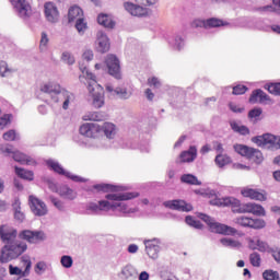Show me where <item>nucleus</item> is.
<instances>
[{
  "label": "nucleus",
  "instance_id": "nucleus-7",
  "mask_svg": "<svg viewBox=\"0 0 280 280\" xmlns=\"http://www.w3.org/2000/svg\"><path fill=\"white\" fill-rule=\"evenodd\" d=\"M19 238L28 244H39L46 240V234L42 230H22L19 232Z\"/></svg>",
  "mask_w": 280,
  "mask_h": 280
},
{
  "label": "nucleus",
  "instance_id": "nucleus-23",
  "mask_svg": "<svg viewBox=\"0 0 280 280\" xmlns=\"http://www.w3.org/2000/svg\"><path fill=\"white\" fill-rule=\"evenodd\" d=\"M248 102L252 104H257V103L264 104V103L270 102V96L266 92H264L261 89H257L252 92Z\"/></svg>",
  "mask_w": 280,
  "mask_h": 280
},
{
  "label": "nucleus",
  "instance_id": "nucleus-15",
  "mask_svg": "<svg viewBox=\"0 0 280 280\" xmlns=\"http://www.w3.org/2000/svg\"><path fill=\"white\" fill-rule=\"evenodd\" d=\"M164 207H166L171 210H176V211H182V212L192 211V206L183 199L167 200L164 202Z\"/></svg>",
  "mask_w": 280,
  "mask_h": 280
},
{
  "label": "nucleus",
  "instance_id": "nucleus-51",
  "mask_svg": "<svg viewBox=\"0 0 280 280\" xmlns=\"http://www.w3.org/2000/svg\"><path fill=\"white\" fill-rule=\"evenodd\" d=\"M86 22H84V18H81L79 20H77L75 22V28L79 33H84V31H86Z\"/></svg>",
  "mask_w": 280,
  "mask_h": 280
},
{
  "label": "nucleus",
  "instance_id": "nucleus-12",
  "mask_svg": "<svg viewBox=\"0 0 280 280\" xmlns=\"http://www.w3.org/2000/svg\"><path fill=\"white\" fill-rule=\"evenodd\" d=\"M19 235L16 228H12V225H1L0 226V240L5 245L11 242H14Z\"/></svg>",
  "mask_w": 280,
  "mask_h": 280
},
{
  "label": "nucleus",
  "instance_id": "nucleus-44",
  "mask_svg": "<svg viewBox=\"0 0 280 280\" xmlns=\"http://www.w3.org/2000/svg\"><path fill=\"white\" fill-rule=\"evenodd\" d=\"M102 118L100 113L92 112L83 116V121H102Z\"/></svg>",
  "mask_w": 280,
  "mask_h": 280
},
{
  "label": "nucleus",
  "instance_id": "nucleus-55",
  "mask_svg": "<svg viewBox=\"0 0 280 280\" xmlns=\"http://www.w3.org/2000/svg\"><path fill=\"white\" fill-rule=\"evenodd\" d=\"M61 265L66 268H71L73 266V259L70 256L61 257Z\"/></svg>",
  "mask_w": 280,
  "mask_h": 280
},
{
  "label": "nucleus",
  "instance_id": "nucleus-29",
  "mask_svg": "<svg viewBox=\"0 0 280 280\" xmlns=\"http://www.w3.org/2000/svg\"><path fill=\"white\" fill-rule=\"evenodd\" d=\"M13 161L16 162V163H20L22 165H31L33 164V159L20 151H15L13 152Z\"/></svg>",
  "mask_w": 280,
  "mask_h": 280
},
{
  "label": "nucleus",
  "instance_id": "nucleus-24",
  "mask_svg": "<svg viewBox=\"0 0 280 280\" xmlns=\"http://www.w3.org/2000/svg\"><path fill=\"white\" fill-rule=\"evenodd\" d=\"M93 189L101 192H121L126 190V187L112 184H96L93 185Z\"/></svg>",
  "mask_w": 280,
  "mask_h": 280
},
{
  "label": "nucleus",
  "instance_id": "nucleus-45",
  "mask_svg": "<svg viewBox=\"0 0 280 280\" xmlns=\"http://www.w3.org/2000/svg\"><path fill=\"white\" fill-rule=\"evenodd\" d=\"M186 224L198 230L203 228L201 221H197V219H194L191 215H186Z\"/></svg>",
  "mask_w": 280,
  "mask_h": 280
},
{
  "label": "nucleus",
  "instance_id": "nucleus-27",
  "mask_svg": "<svg viewBox=\"0 0 280 280\" xmlns=\"http://www.w3.org/2000/svg\"><path fill=\"white\" fill-rule=\"evenodd\" d=\"M84 18V11L79 5H72L68 11V21L69 23L80 21V19Z\"/></svg>",
  "mask_w": 280,
  "mask_h": 280
},
{
  "label": "nucleus",
  "instance_id": "nucleus-59",
  "mask_svg": "<svg viewBox=\"0 0 280 280\" xmlns=\"http://www.w3.org/2000/svg\"><path fill=\"white\" fill-rule=\"evenodd\" d=\"M191 26L207 28V20H194V22H191Z\"/></svg>",
  "mask_w": 280,
  "mask_h": 280
},
{
  "label": "nucleus",
  "instance_id": "nucleus-57",
  "mask_svg": "<svg viewBox=\"0 0 280 280\" xmlns=\"http://www.w3.org/2000/svg\"><path fill=\"white\" fill-rule=\"evenodd\" d=\"M232 170L234 171H250V167L242 163H233Z\"/></svg>",
  "mask_w": 280,
  "mask_h": 280
},
{
  "label": "nucleus",
  "instance_id": "nucleus-4",
  "mask_svg": "<svg viewBox=\"0 0 280 280\" xmlns=\"http://www.w3.org/2000/svg\"><path fill=\"white\" fill-rule=\"evenodd\" d=\"M259 148H266L269 150H280V137L271 133H264L261 136H256L252 139Z\"/></svg>",
  "mask_w": 280,
  "mask_h": 280
},
{
  "label": "nucleus",
  "instance_id": "nucleus-56",
  "mask_svg": "<svg viewBox=\"0 0 280 280\" xmlns=\"http://www.w3.org/2000/svg\"><path fill=\"white\" fill-rule=\"evenodd\" d=\"M62 60L70 66L75 63V58H73V56H71L69 52L62 54Z\"/></svg>",
  "mask_w": 280,
  "mask_h": 280
},
{
  "label": "nucleus",
  "instance_id": "nucleus-31",
  "mask_svg": "<svg viewBox=\"0 0 280 280\" xmlns=\"http://www.w3.org/2000/svg\"><path fill=\"white\" fill-rule=\"evenodd\" d=\"M40 92L47 93V94H60L61 93V85L57 83H45L40 85Z\"/></svg>",
  "mask_w": 280,
  "mask_h": 280
},
{
  "label": "nucleus",
  "instance_id": "nucleus-22",
  "mask_svg": "<svg viewBox=\"0 0 280 280\" xmlns=\"http://www.w3.org/2000/svg\"><path fill=\"white\" fill-rule=\"evenodd\" d=\"M211 232L221 235H235L237 234V230L235 228H231V225H225L224 223H218L217 221L211 225Z\"/></svg>",
  "mask_w": 280,
  "mask_h": 280
},
{
  "label": "nucleus",
  "instance_id": "nucleus-54",
  "mask_svg": "<svg viewBox=\"0 0 280 280\" xmlns=\"http://www.w3.org/2000/svg\"><path fill=\"white\" fill-rule=\"evenodd\" d=\"M0 152H1V154H7V155L14 154L13 145H11V144L1 145Z\"/></svg>",
  "mask_w": 280,
  "mask_h": 280
},
{
  "label": "nucleus",
  "instance_id": "nucleus-47",
  "mask_svg": "<svg viewBox=\"0 0 280 280\" xmlns=\"http://www.w3.org/2000/svg\"><path fill=\"white\" fill-rule=\"evenodd\" d=\"M249 261L250 265L254 267H260L261 266V256L258 253H253L249 255Z\"/></svg>",
  "mask_w": 280,
  "mask_h": 280
},
{
  "label": "nucleus",
  "instance_id": "nucleus-30",
  "mask_svg": "<svg viewBox=\"0 0 280 280\" xmlns=\"http://www.w3.org/2000/svg\"><path fill=\"white\" fill-rule=\"evenodd\" d=\"M214 164L219 168H224L225 166L232 164V158L228 154H217L214 158Z\"/></svg>",
  "mask_w": 280,
  "mask_h": 280
},
{
  "label": "nucleus",
  "instance_id": "nucleus-37",
  "mask_svg": "<svg viewBox=\"0 0 280 280\" xmlns=\"http://www.w3.org/2000/svg\"><path fill=\"white\" fill-rule=\"evenodd\" d=\"M182 183L188 184L191 186H200L201 182L197 178V176L192 174H184L182 175Z\"/></svg>",
  "mask_w": 280,
  "mask_h": 280
},
{
  "label": "nucleus",
  "instance_id": "nucleus-63",
  "mask_svg": "<svg viewBox=\"0 0 280 280\" xmlns=\"http://www.w3.org/2000/svg\"><path fill=\"white\" fill-rule=\"evenodd\" d=\"M83 59L84 60H86V61H91L92 59H93V57H94V55H93V51L92 50H85L84 52H83Z\"/></svg>",
  "mask_w": 280,
  "mask_h": 280
},
{
  "label": "nucleus",
  "instance_id": "nucleus-36",
  "mask_svg": "<svg viewBox=\"0 0 280 280\" xmlns=\"http://www.w3.org/2000/svg\"><path fill=\"white\" fill-rule=\"evenodd\" d=\"M14 171L20 178L30 182L34 180V173L32 171H27L18 166L14 167Z\"/></svg>",
  "mask_w": 280,
  "mask_h": 280
},
{
  "label": "nucleus",
  "instance_id": "nucleus-40",
  "mask_svg": "<svg viewBox=\"0 0 280 280\" xmlns=\"http://www.w3.org/2000/svg\"><path fill=\"white\" fill-rule=\"evenodd\" d=\"M220 243L224 247H230V248H241L242 247V244L238 241H234L231 238H221Z\"/></svg>",
  "mask_w": 280,
  "mask_h": 280
},
{
  "label": "nucleus",
  "instance_id": "nucleus-52",
  "mask_svg": "<svg viewBox=\"0 0 280 280\" xmlns=\"http://www.w3.org/2000/svg\"><path fill=\"white\" fill-rule=\"evenodd\" d=\"M248 91L246 85H236L233 88L232 94L234 95H243Z\"/></svg>",
  "mask_w": 280,
  "mask_h": 280
},
{
  "label": "nucleus",
  "instance_id": "nucleus-35",
  "mask_svg": "<svg viewBox=\"0 0 280 280\" xmlns=\"http://www.w3.org/2000/svg\"><path fill=\"white\" fill-rule=\"evenodd\" d=\"M229 25L228 22H223V20H219V18H209L206 20V28H217Z\"/></svg>",
  "mask_w": 280,
  "mask_h": 280
},
{
  "label": "nucleus",
  "instance_id": "nucleus-25",
  "mask_svg": "<svg viewBox=\"0 0 280 280\" xmlns=\"http://www.w3.org/2000/svg\"><path fill=\"white\" fill-rule=\"evenodd\" d=\"M97 43H98L97 49L100 52L105 54L109 50L110 48L109 39L107 35L103 33V31H98L97 33Z\"/></svg>",
  "mask_w": 280,
  "mask_h": 280
},
{
  "label": "nucleus",
  "instance_id": "nucleus-8",
  "mask_svg": "<svg viewBox=\"0 0 280 280\" xmlns=\"http://www.w3.org/2000/svg\"><path fill=\"white\" fill-rule=\"evenodd\" d=\"M234 223L242 228H250L254 230L265 229L267 223L264 219H252L250 217L241 215L234 219Z\"/></svg>",
  "mask_w": 280,
  "mask_h": 280
},
{
  "label": "nucleus",
  "instance_id": "nucleus-58",
  "mask_svg": "<svg viewBox=\"0 0 280 280\" xmlns=\"http://www.w3.org/2000/svg\"><path fill=\"white\" fill-rule=\"evenodd\" d=\"M261 114H262V108H254L248 112V117L257 118V117L261 116Z\"/></svg>",
  "mask_w": 280,
  "mask_h": 280
},
{
  "label": "nucleus",
  "instance_id": "nucleus-49",
  "mask_svg": "<svg viewBox=\"0 0 280 280\" xmlns=\"http://www.w3.org/2000/svg\"><path fill=\"white\" fill-rule=\"evenodd\" d=\"M265 280H279V272L272 270H266L262 273Z\"/></svg>",
  "mask_w": 280,
  "mask_h": 280
},
{
  "label": "nucleus",
  "instance_id": "nucleus-28",
  "mask_svg": "<svg viewBox=\"0 0 280 280\" xmlns=\"http://www.w3.org/2000/svg\"><path fill=\"white\" fill-rule=\"evenodd\" d=\"M97 23L109 30H113L116 25V22L113 21L112 15L107 13H100L97 15Z\"/></svg>",
  "mask_w": 280,
  "mask_h": 280
},
{
  "label": "nucleus",
  "instance_id": "nucleus-39",
  "mask_svg": "<svg viewBox=\"0 0 280 280\" xmlns=\"http://www.w3.org/2000/svg\"><path fill=\"white\" fill-rule=\"evenodd\" d=\"M47 166L59 175H66L65 168L61 165H59V163L56 161H47Z\"/></svg>",
  "mask_w": 280,
  "mask_h": 280
},
{
  "label": "nucleus",
  "instance_id": "nucleus-5",
  "mask_svg": "<svg viewBox=\"0 0 280 280\" xmlns=\"http://www.w3.org/2000/svg\"><path fill=\"white\" fill-rule=\"evenodd\" d=\"M234 213H250L256 217H266L267 214L262 205L256 202H246L242 205L241 200H238V206L234 208Z\"/></svg>",
  "mask_w": 280,
  "mask_h": 280
},
{
  "label": "nucleus",
  "instance_id": "nucleus-62",
  "mask_svg": "<svg viewBox=\"0 0 280 280\" xmlns=\"http://www.w3.org/2000/svg\"><path fill=\"white\" fill-rule=\"evenodd\" d=\"M229 107L230 109L233 112V113H243L245 110L244 107H238V105L234 104V103H230L229 104Z\"/></svg>",
  "mask_w": 280,
  "mask_h": 280
},
{
  "label": "nucleus",
  "instance_id": "nucleus-3",
  "mask_svg": "<svg viewBox=\"0 0 280 280\" xmlns=\"http://www.w3.org/2000/svg\"><path fill=\"white\" fill-rule=\"evenodd\" d=\"M234 151L246 158L248 161L254 162L256 164H261L264 162V154L260 150L245 145V144H235Z\"/></svg>",
  "mask_w": 280,
  "mask_h": 280
},
{
  "label": "nucleus",
  "instance_id": "nucleus-50",
  "mask_svg": "<svg viewBox=\"0 0 280 280\" xmlns=\"http://www.w3.org/2000/svg\"><path fill=\"white\" fill-rule=\"evenodd\" d=\"M62 94H63V97H65V102H63V104H62V108H63V109H68L71 100H73V94H71V93L68 92V91H65Z\"/></svg>",
  "mask_w": 280,
  "mask_h": 280
},
{
  "label": "nucleus",
  "instance_id": "nucleus-18",
  "mask_svg": "<svg viewBox=\"0 0 280 280\" xmlns=\"http://www.w3.org/2000/svg\"><path fill=\"white\" fill-rule=\"evenodd\" d=\"M11 4L16 9L20 16H30L32 13V7L26 0H10Z\"/></svg>",
  "mask_w": 280,
  "mask_h": 280
},
{
  "label": "nucleus",
  "instance_id": "nucleus-11",
  "mask_svg": "<svg viewBox=\"0 0 280 280\" xmlns=\"http://www.w3.org/2000/svg\"><path fill=\"white\" fill-rule=\"evenodd\" d=\"M44 14L49 23H58L60 20V11L55 2L47 1L44 4Z\"/></svg>",
  "mask_w": 280,
  "mask_h": 280
},
{
  "label": "nucleus",
  "instance_id": "nucleus-38",
  "mask_svg": "<svg viewBox=\"0 0 280 280\" xmlns=\"http://www.w3.org/2000/svg\"><path fill=\"white\" fill-rule=\"evenodd\" d=\"M102 132H104V135L108 138L112 139L115 135V125L112 122H105L102 127H101Z\"/></svg>",
  "mask_w": 280,
  "mask_h": 280
},
{
  "label": "nucleus",
  "instance_id": "nucleus-41",
  "mask_svg": "<svg viewBox=\"0 0 280 280\" xmlns=\"http://www.w3.org/2000/svg\"><path fill=\"white\" fill-rule=\"evenodd\" d=\"M49 42H50V39H49L48 33L43 31V33L40 34L39 49L42 51L47 50Z\"/></svg>",
  "mask_w": 280,
  "mask_h": 280
},
{
  "label": "nucleus",
  "instance_id": "nucleus-33",
  "mask_svg": "<svg viewBox=\"0 0 280 280\" xmlns=\"http://www.w3.org/2000/svg\"><path fill=\"white\" fill-rule=\"evenodd\" d=\"M12 208L14 210V220L22 223L25 220V213L21 210V201L15 199L12 203Z\"/></svg>",
  "mask_w": 280,
  "mask_h": 280
},
{
  "label": "nucleus",
  "instance_id": "nucleus-48",
  "mask_svg": "<svg viewBox=\"0 0 280 280\" xmlns=\"http://www.w3.org/2000/svg\"><path fill=\"white\" fill-rule=\"evenodd\" d=\"M13 69L9 68V65L5 61H0V75L8 77Z\"/></svg>",
  "mask_w": 280,
  "mask_h": 280
},
{
  "label": "nucleus",
  "instance_id": "nucleus-9",
  "mask_svg": "<svg viewBox=\"0 0 280 280\" xmlns=\"http://www.w3.org/2000/svg\"><path fill=\"white\" fill-rule=\"evenodd\" d=\"M28 206L33 214L36 217H44L48 213V207L45 201L34 195L28 196Z\"/></svg>",
  "mask_w": 280,
  "mask_h": 280
},
{
  "label": "nucleus",
  "instance_id": "nucleus-19",
  "mask_svg": "<svg viewBox=\"0 0 280 280\" xmlns=\"http://www.w3.org/2000/svg\"><path fill=\"white\" fill-rule=\"evenodd\" d=\"M139 197L137 191L119 192V194H107L105 198L110 201H128Z\"/></svg>",
  "mask_w": 280,
  "mask_h": 280
},
{
  "label": "nucleus",
  "instance_id": "nucleus-43",
  "mask_svg": "<svg viewBox=\"0 0 280 280\" xmlns=\"http://www.w3.org/2000/svg\"><path fill=\"white\" fill-rule=\"evenodd\" d=\"M265 89L272 95L280 96V82L279 83H269L265 85Z\"/></svg>",
  "mask_w": 280,
  "mask_h": 280
},
{
  "label": "nucleus",
  "instance_id": "nucleus-20",
  "mask_svg": "<svg viewBox=\"0 0 280 280\" xmlns=\"http://www.w3.org/2000/svg\"><path fill=\"white\" fill-rule=\"evenodd\" d=\"M198 156V150L195 145H190L188 150L182 151V154H179V163H192L196 161Z\"/></svg>",
  "mask_w": 280,
  "mask_h": 280
},
{
  "label": "nucleus",
  "instance_id": "nucleus-1",
  "mask_svg": "<svg viewBox=\"0 0 280 280\" xmlns=\"http://www.w3.org/2000/svg\"><path fill=\"white\" fill-rule=\"evenodd\" d=\"M82 73L85 72V79L88 80V90L92 96V106L94 108H101L104 104V89L97 84L96 77L89 72L86 68H80Z\"/></svg>",
  "mask_w": 280,
  "mask_h": 280
},
{
  "label": "nucleus",
  "instance_id": "nucleus-32",
  "mask_svg": "<svg viewBox=\"0 0 280 280\" xmlns=\"http://www.w3.org/2000/svg\"><path fill=\"white\" fill-rule=\"evenodd\" d=\"M230 126L233 132H237V135H242L243 137H246V135H250V129L247 126L240 125L235 120L230 121Z\"/></svg>",
  "mask_w": 280,
  "mask_h": 280
},
{
  "label": "nucleus",
  "instance_id": "nucleus-26",
  "mask_svg": "<svg viewBox=\"0 0 280 280\" xmlns=\"http://www.w3.org/2000/svg\"><path fill=\"white\" fill-rule=\"evenodd\" d=\"M25 266L24 272L19 267H14L12 265H9V273L11 276H25V273H30L32 268V261L30 259H22Z\"/></svg>",
  "mask_w": 280,
  "mask_h": 280
},
{
  "label": "nucleus",
  "instance_id": "nucleus-14",
  "mask_svg": "<svg viewBox=\"0 0 280 280\" xmlns=\"http://www.w3.org/2000/svg\"><path fill=\"white\" fill-rule=\"evenodd\" d=\"M102 132L101 126L95 122H86L80 127V135L89 139H95Z\"/></svg>",
  "mask_w": 280,
  "mask_h": 280
},
{
  "label": "nucleus",
  "instance_id": "nucleus-53",
  "mask_svg": "<svg viewBox=\"0 0 280 280\" xmlns=\"http://www.w3.org/2000/svg\"><path fill=\"white\" fill-rule=\"evenodd\" d=\"M11 124V115H3L0 117V130H3L5 126H9Z\"/></svg>",
  "mask_w": 280,
  "mask_h": 280
},
{
  "label": "nucleus",
  "instance_id": "nucleus-61",
  "mask_svg": "<svg viewBox=\"0 0 280 280\" xmlns=\"http://www.w3.org/2000/svg\"><path fill=\"white\" fill-rule=\"evenodd\" d=\"M148 84L158 89L161 85V82L158 78L153 77L148 80Z\"/></svg>",
  "mask_w": 280,
  "mask_h": 280
},
{
  "label": "nucleus",
  "instance_id": "nucleus-64",
  "mask_svg": "<svg viewBox=\"0 0 280 280\" xmlns=\"http://www.w3.org/2000/svg\"><path fill=\"white\" fill-rule=\"evenodd\" d=\"M272 257L275 258L276 261L280 262V249H275L271 252Z\"/></svg>",
  "mask_w": 280,
  "mask_h": 280
},
{
  "label": "nucleus",
  "instance_id": "nucleus-6",
  "mask_svg": "<svg viewBox=\"0 0 280 280\" xmlns=\"http://www.w3.org/2000/svg\"><path fill=\"white\" fill-rule=\"evenodd\" d=\"M209 205L214 206V207H229L232 209V211H235V208L240 206V199L235 197H224V198H219L215 194H210L209 195Z\"/></svg>",
  "mask_w": 280,
  "mask_h": 280
},
{
  "label": "nucleus",
  "instance_id": "nucleus-46",
  "mask_svg": "<svg viewBox=\"0 0 280 280\" xmlns=\"http://www.w3.org/2000/svg\"><path fill=\"white\" fill-rule=\"evenodd\" d=\"M197 217L201 220V221H203L208 226H209V229L211 230L212 229V225H214V219H211V217L210 215H208V214H206V213H202V212H199L198 214H197Z\"/></svg>",
  "mask_w": 280,
  "mask_h": 280
},
{
  "label": "nucleus",
  "instance_id": "nucleus-34",
  "mask_svg": "<svg viewBox=\"0 0 280 280\" xmlns=\"http://www.w3.org/2000/svg\"><path fill=\"white\" fill-rule=\"evenodd\" d=\"M59 195L68 200H73L77 197L75 191H73V189H71L69 186H61L58 189Z\"/></svg>",
  "mask_w": 280,
  "mask_h": 280
},
{
  "label": "nucleus",
  "instance_id": "nucleus-16",
  "mask_svg": "<svg viewBox=\"0 0 280 280\" xmlns=\"http://www.w3.org/2000/svg\"><path fill=\"white\" fill-rule=\"evenodd\" d=\"M105 63L108 68V72L110 75L115 77L116 79H120L121 74H120V65H119V60L116 58V56L114 55H108Z\"/></svg>",
  "mask_w": 280,
  "mask_h": 280
},
{
  "label": "nucleus",
  "instance_id": "nucleus-13",
  "mask_svg": "<svg viewBox=\"0 0 280 280\" xmlns=\"http://www.w3.org/2000/svg\"><path fill=\"white\" fill-rule=\"evenodd\" d=\"M241 195L242 197L254 200V201H260V202L267 201V194L265 191H260L255 188L243 187L241 189Z\"/></svg>",
  "mask_w": 280,
  "mask_h": 280
},
{
  "label": "nucleus",
  "instance_id": "nucleus-2",
  "mask_svg": "<svg viewBox=\"0 0 280 280\" xmlns=\"http://www.w3.org/2000/svg\"><path fill=\"white\" fill-rule=\"evenodd\" d=\"M28 246L24 242H9L0 250V264H8L19 258L27 250Z\"/></svg>",
  "mask_w": 280,
  "mask_h": 280
},
{
  "label": "nucleus",
  "instance_id": "nucleus-17",
  "mask_svg": "<svg viewBox=\"0 0 280 280\" xmlns=\"http://www.w3.org/2000/svg\"><path fill=\"white\" fill-rule=\"evenodd\" d=\"M144 245H145V252L149 255V257L152 259H156L160 253V245H161L160 240L158 238L145 240Z\"/></svg>",
  "mask_w": 280,
  "mask_h": 280
},
{
  "label": "nucleus",
  "instance_id": "nucleus-60",
  "mask_svg": "<svg viewBox=\"0 0 280 280\" xmlns=\"http://www.w3.org/2000/svg\"><path fill=\"white\" fill-rule=\"evenodd\" d=\"M257 249L261 253H265L268 250V244L260 240H257Z\"/></svg>",
  "mask_w": 280,
  "mask_h": 280
},
{
  "label": "nucleus",
  "instance_id": "nucleus-21",
  "mask_svg": "<svg viewBox=\"0 0 280 280\" xmlns=\"http://www.w3.org/2000/svg\"><path fill=\"white\" fill-rule=\"evenodd\" d=\"M124 8L125 10L131 14L132 16H144L147 14V9L139 5V4H136L133 2H130V1H126L124 3Z\"/></svg>",
  "mask_w": 280,
  "mask_h": 280
},
{
  "label": "nucleus",
  "instance_id": "nucleus-42",
  "mask_svg": "<svg viewBox=\"0 0 280 280\" xmlns=\"http://www.w3.org/2000/svg\"><path fill=\"white\" fill-rule=\"evenodd\" d=\"M2 139L7 142H14L18 140V133L14 129H10L2 135Z\"/></svg>",
  "mask_w": 280,
  "mask_h": 280
},
{
  "label": "nucleus",
  "instance_id": "nucleus-10",
  "mask_svg": "<svg viewBox=\"0 0 280 280\" xmlns=\"http://www.w3.org/2000/svg\"><path fill=\"white\" fill-rule=\"evenodd\" d=\"M117 208H120L121 211H126V206L120 202L118 203H110L108 200H100L98 205L95 202H91L89 205V210L98 212V211H108V210H115Z\"/></svg>",
  "mask_w": 280,
  "mask_h": 280
}]
</instances>
